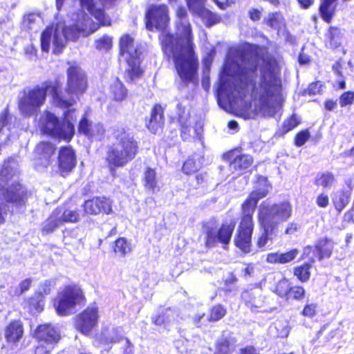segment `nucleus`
Listing matches in <instances>:
<instances>
[{
	"label": "nucleus",
	"mask_w": 354,
	"mask_h": 354,
	"mask_svg": "<svg viewBox=\"0 0 354 354\" xmlns=\"http://www.w3.org/2000/svg\"><path fill=\"white\" fill-rule=\"evenodd\" d=\"M216 349L221 354H227L234 350V344L230 338L222 337L216 342Z\"/></svg>",
	"instance_id": "4c0bfd02"
},
{
	"label": "nucleus",
	"mask_w": 354,
	"mask_h": 354,
	"mask_svg": "<svg viewBox=\"0 0 354 354\" xmlns=\"http://www.w3.org/2000/svg\"><path fill=\"white\" fill-rule=\"evenodd\" d=\"M50 349L49 346L45 348L44 344L41 343V344L36 348L35 354H48Z\"/></svg>",
	"instance_id": "680f3d73"
},
{
	"label": "nucleus",
	"mask_w": 354,
	"mask_h": 354,
	"mask_svg": "<svg viewBox=\"0 0 354 354\" xmlns=\"http://www.w3.org/2000/svg\"><path fill=\"white\" fill-rule=\"evenodd\" d=\"M178 120L181 127V137L184 140H188L192 138L193 130L192 123L189 121V109L181 103L177 105Z\"/></svg>",
	"instance_id": "5701e85b"
},
{
	"label": "nucleus",
	"mask_w": 354,
	"mask_h": 354,
	"mask_svg": "<svg viewBox=\"0 0 354 354\" xmlns=\"http://www.w3.org/2000/svg\"><path fill=\"white\" fill-rule=\"evenodd\" d=\"M243 299L245 301L246 305L252 310H255L262 306L263 303V299L261 297H256L253 295L249 292H245L242 295Z\"/></svg>",
	"instance_id": "e433bc0d"
},
{
	"label": "nucleus",
	"mask_w": 354,
	"mask_h": 354,
	"mask_svg": "<svg viewBox=\"0 0 354 354\" xmlns=\"http://www.w3.org/2000/svg\"><path fill=\"white\" fill-rule=\"evenodd\" d=\"M226 313L225 309L221 305L215 306L212 308L209 316L212 321H218L221 319Z\"/></svg>",
	"instance_id": "de8ad7c7"
},
{
	"label": "nucleus",
	"mask_w": 354,
	"mask_h": 354,
	"mask_svg": "<svg viewBox=\"0 0 354 354\" xmlns=\"http://www.w3.org/2000/svg\"><path fill=\"white\" fill-rule=\"evenodd\" d=\"M17 169V164L13 159L4 163L0 169V186H1V181L8 180L15 176ZM25 195V189L18 183L12 184L6 188L4 186L0 188V224L4 222L3 214L6 212V205H2L3 202L5 201L21 206L24 203Z\"/></svg>",
	"instance_id": "6e6552de"
},
{
	"label": "nucleus",
	"mask_w": 354,
	"mask_h": 354,
	"mask_svg": "<svg viewBox=\"0 0 354 354\" xmlns=\"http://www.w3.org/2000/svg\"><path fill=\"white\" fill-rule=\"evenodd\" d=\"M123 354H133V345L128 339H124V348Z\"/></svg>",
	"instance_id": "052dcab7"
},
{
	"label": "nucleus",
	"mask_w": 354,
	"mask_h": 354,
	"mask_svg": "<svg viewBox=\"0 0 354 354\" xmlns=\"http://www.w3.org/2000/svg\"><path fill=\"white\" fill-rule=\"evenodd\" d=\"M322 84L320 82L312 83L309 85L308 91L310 94H315L320 91Z\"/></svg>",
	"instance_id": "4d7b16f0"
},
{
	"label": "nucleus",
	"mask_w": 354,
	"mask_h": 354,
	"mask_svg": "<svg viewBox=\"0 0 354 354\" xmlns=\"http://www.w3.org/2000/svg\"><path fill=\"white\" fill-rule=\"evenodd\" d=\"M41 21V17L37 13H29L24 16L23 25L28 29H34Z\"/></svg>",
	"instance_id": "37998d69"
},
{
	"label": "nucleus",
	"mask_w": 354,
	"mask_h": 354,
	"mask_svg": "<svg viewBox=\"0 0 354 354\" xmlns=\"http://www.w3.org/2000/svg\"><path fill=\"white\" fill-rule=\"evenodd\" d=\"M79 132L91 139L100 140L104 133V128L100 122H92L86 116L83 117L80 122Z\"/></svg>",
	"instance_id": "4be33fe9"
},
{
	"label": "nucleus",
	"mask_w": 354,
	"mask_h": 354,
	"mask_svg": "<svg viewBox=\"0 0 354 354\" xmlns=\"http://www.w3.org/2000/svg\"><path fill=\"white\" fill-rule=\"evenodd\" d=\"M350 197V191L341 189L334 193L332 200L334 207L338 212H341L348 204Z\"/></svg>",
	"instance_id": "2f4dec72"
},
{
	"label": "nucleus",
	"mask_w": 354,
	"mask_h": 354,
	"mask_svg": "<svg viewBox=\"0 0 354 354\" xmlns=\"http://www.w3.org/2000/svg\"><path fill=\"white\" fill-rule=\"evenodd\" d=\"M164 124L163 111L160 105H156L153 108L149 122L147 123L148 129L153 133H157L162 129Z\"/></svg>",
	"instance_id": "a878e982"
},
{
	"label": "nucleus",
	"mask_w": 354,
	"mask_h": 354,
	"mask_svg": "<svg viewBox=\"0 0 354 354\" xmlns=\"http://www.w3.org/2000/svg\"><path fill=\"white\" fill-rule=\"evenodd\" d=\"M299 254V250L297 249L291 250L285 253H280V263L283 264L290 262Z\"/></svg>",
	"instance_id": "09e8293b"
},
{
	"label": "nucleus",
	"mask_w": 354,
	"mask_h": 354,
	"mask_svg": "<svg viewBox=\"0 0 354 354\" xmlns=\"http://www.w3.org/2000/svg\"><path fill=\"white\" fill-rule=\"evenodd\" d=\"M104 6L111 5L115 0H100ZM81 6L82 8L86 9L94 17L99 21L102 26H110L111 19L105 15L104 10L97 7V2L96 0H80ZM97 24V23H96Z\"/></svg>",
	"instance_id": "6ab92c4d"
},
{
	"label": "nucleus",
	"mask_w": 354,
	"mask_h": 354,
	"mask_svg": "<svg viewBox=\"0 0 354 354\" xmlns=\"http://www.w3.org/2000/svg\"><path fill=\"white\" fill-rule=\"evenodd\" d=\"M337 0H321L319 12L322 18L326 22H330L336 8Z\"/></svg>",
	"instance_id": "c756f323"
},
{
	"label": "nucleus",
	"mask_w": 354,
	"mask_h": 354,
	"mask_svg": "<svg viewBox=\"0 0 354 354\" xmlns=\"http://www.w3.org/2000/svg\"><path fill=\"white\" fill-rule=\"evenodd\" d=\"M334 183V176L329 172L319 174L316 178V185L324 188H330Z\"/></svg>",
	"instance_id": "a19ab883"
},
{
	"label": "nucleus",
	"mask_w": 354,
	"mask_h": 354,
	"mask_svg": "<svg viewBox=\"0 0 354 354\" xmlns=\"http://www.w3.org/2000/svg\"><path fill=\"white\" fill-rule=\"evenodd\" d=\"M239 354H257L255 349L253 347H247L240 350Z\"/></svg>",
	"instance_id": "774afa93"
},
{
	"label": "nucleus",
	"mask_w": 354,
	"mask_h": 354,
	"mask_svg": "<svg viewBox=\"0 0 354 354\" xmlns=\"http://www.w3.org/2000/svg\"><path fill=\"white\" fill-rule=\"evenodd\" d=\"M290 288L289 281L286 279H283L277 283L275 292L281 297H287Z\"/></svg>",
	"instance_id": "c03bdc74"
},
{
	"label": "nucleus",
	"mask_w": 354,
	"mask_h": 354,
	"mask_svg": "<svg viewBox=\"0 0 354 354\" xmlns=\"http://www.w3.org/2000/svg\"><path fill=\"white\" fill-rule=\"evenodd\" d=\"M311 268V264L305 263L299 267H296L294 269V274L297 277V279L302 281H307L310 276V269Z\"/></svg>",
	"instance_id": "58836bf2"
},
{
	"label": "nucleus",
	"mask_w": 354,
	"mask_h": 354,
	"mask_svg": "<svg viewBox=\"0 0 354 354\" xmlns=\"http://www.w3.org/2000/svg\"><path fill=\"white\" fill-rule=\"evenodd\" d=\"M88 87L87 77L85 72L77 64L71 65L67 70V84L66 93H59L65 99L73 97L77 102L79 96L84 93Z\"/></svg>",
	"instance_id": "9b49d317"
},
{
	"label": "nucleus",
	"mask_w": 354,
	"mask_h": 354,
	"mask_svg": "<svg viewBox=\"0 0 354 354\" xmlns=\"http://www.w3.org/2000/svg\"><path fill=\"white\" fill-rule=\"evenodd\" d=\"M120 53L128 64L127 69L131 79L138 77L142 71L140 67V50L135 47L133 39L128 35H124L120 42Z\"/></svg>",
	"instance_id": "f8f14e48"
},
{
	"label": "nucleus",
	"mask_w": 354,
	"mask_h": 354,
	"mask_svg": "<svg viewBox=\"0 0 354 354\" xmlns=\"http://www.w3.org/2000/svg\"><path fill=\"white\" fill-rule=\"evenodd\" d=\"M153 322L158 326L177 323L179 322L178 315L176 310L167 308L162 313V315L153 318Z\"/></svg>",
	"instance_id": "473e14b6"
},
{
	"label": "nucleus",
	"mask_w": 354,
	"mask_h": 354,
	"mask_svg": "<svg viewBox=\"0 0 354 354\" xmlns=\"http://www.w3.org/2000/svg\"><path fill=\"white\" fill-rule=\"evenodd\" d=\"M337 106V103L336 102L333 101V100H327L325 102V108L326 110L328 111H333V109H335Z\"/></svg>",
	"instance_id": "69168bd1"
},
{
	"label": "nucleus",
	"mask_w": 354,
	"mask_h": 354,
	"mask_svg": "<svg viewBox=\"0 0 354 354\" xmlns=\"http://www.w3.org/2000/svg\"><path fill=\"white\" fill-rule=\"evenodd\" d=\"M280 69L274 59H260L251 51L231 50L220 75L218 102L227 100L244 119L272 117L283 101Z\"/></svg>",
	"instance_id": "f257e3e1"
},
{
	"label": "nucleus",
	"mask_w": 354,
	"mask_h": 354,
	"mask_svg": "<svg viewBox=\"0 0 354 354\" xmlns=\"http://www.w3.org/2000/svg\"><path fill=\"white\" fill-rule=\"evenodd\" d=\"M299 123V120L297 119L295 114L292 115L290 118L286 120L283 124V129L285 132L291 131L295 128Z\"/></svg>",
	"instance_id": "3c124183"
},
{
	"label": "nucleus",
	"mask_w": 354,
	"mask_h": 354,
	"mask_svg": "<svg viewBox=\"0 0 354 354\" xmlns=\"http://www.w3.org/2000/svg\"><path fill=\"white\" fill-rule=\"evenodd\" d=\"M112 93L115 100L122 101L127 95V90L120 81H116L112 86Z\"/></svg>",
	"instance_id": "ea45409f"
},
{
	"label": "nucleus",
	"mask_w": 354,
	"mask_h": 354,
	"mask_svg": "<svg viewBox=\"0 0 354 354\" xmlns=\"http://www.w3.org/2000/svg\"><path fill=\"white\" fill-rule=\"evenodd\" d=\"M103 336L104 337L101 340L100 344L102 346L107 345V348L104 346V349L107 351L111 348V346H109L110 344L123 340L122 332L120 328L112 327L107 333H103Z\"/></svg>",
	"instance_id": "7c9ffc66"
},
{
	"label": "nucleus",
	"mask_w": 354,
	"mask_h": 354,
	"mask_svg": "<svg viewBox=\"0 0 354 354\" xmlns=\"http://www.w3.org/2000/svg\"><path fill=\"white\" fill-rule=\"evenodd\" d=\"M131 250L130 244L124 238H120L115 242L114 252L124 257Z\"/></svg>",
	"instance_id": "79ce46f5"
},
{
	"label": "nucleus",
	"mask_w": 354,
	"mask_h": 354,
	"mask_svg": "<svg viewBox=\"0 0 354 354\" xmlns=\"http://www.w3.org/2000/svg\"><path fill=\"white\" fill-rule=\"evenodd\" d=\"M189 11L200 17L207 26H212L219 21V17L205 8V0H186Z\"/></svg>",
	"instance_id": "a211bd4d"
},
{
	"label": "nucleus",
	"mask_w": 354,
	"mask_h": 354,
	"mask_svg": "<svg viewBox=\"0 0 354 354\" xmlns=\"http://www.w3.org/2000/svg\"><path fill=\"white\" fill-rule=\"evenodd\" d=\"M316 203L320 207H326L329 203V198L328 195L324 193L318 195L316 199Z\"/></svg>",
	"instance_id": "5fc2aeb1"
},
{
	"label": "nucleus",
	"mask_w": 354,
	"mask_h": 354,
	"mask_svg": "<svg viewBox=\"0 0 354 354\" xmlns=\"http://www.w3.org/2000/svg\"><path fill=\"white\" fill-rule=\"evenodd\" d=\"M298 225L296 223H290L286 229V234H292L297 231Z\"/></svg>",
	"instance_id": "e2e57ef3"
},
{
	"label": "nucleus",
	"mask_w": 354,
	"mask_h": 354,
	"mask_svg": "<svg viewBox=\"0 0 354 354\" xmlns=\"http://www.w3.org/2000/svg\"><path fill=\"white\" fill-rule=\"evenodd\" d=\"M114 136L116 141L109 149L106 156L111 171L115 167H124L133 160L138 148L133 136L123 128L115 129Z\"/></svg>",
	"instance_id": "0eeeda50"
},
{
	"label": "nucleus",
	"mask_w": 354,
	"mask_h": 354,
	"mask_svg": "<svg viewBox=\"0 0 354 354\" xmlns=\"http://www.w3.org/2000/svg\"><path fill=\"white\" fill-rule=\"evenodd\" d=\"M250 17L253 21L259 20L261 18V12L258 10L252 9L250 11Z\"/></svg>",
	"instance_id": "0e129e2a"
},
{
	"label": "nucleus",
	"mask_w": 354,
	"mask_h": 354,
	"mask_svg": "<svg viewBox=\"0 0 354 354\" xmlns=\"http://www.w3.org/2000/svg\"><path fill=\"white\" fill-rule=\"evenodd\" d=\"M24 333L23 326L19 321L11 322L6 328L5 337L8 342L15 343L19 341Z\"/></svg>",
	"instance_id": "c85d7f7f"
},
{
	"label": "nucleus",
	"mask_w": 354,
	"mask_h": 354,
	"mask_svg": "<svg viewBox=\"0 0 354 354\" xmlns=\"http://www.w3.org/2000/svg\"><path fill=\"white\" fill-rule=\"evenodd\" d=\"M35 337L41 343L46 344L49 348H52L53 345L59 341L60 335L50 324H44L37 328Z\"/></svg>",
	"instance_id": "412c9836"
},
{
	"label": "nucleus",
	"mask_w": 354,
	"mask_h": 354,
	"mask_svg": "<svg viewBox=\"0 0 354 354\" xmlns=\"http://www.w3.org/2000/svg\"><path fill=\"white\" fill-rule=\"evenodd\" d=\"M300 6L303 8H308L314 2V0H298Z\"/></svg>",
	"instance_id": "338daca9"
},
{
	"label": "nucleus",
	"mask_w": 354,
	"mask_h": 354,
	"mask_svg": "<svg viewBox=\"0 0 354 354\" xmlns=\"http://www.w3.org/2000/svg\"><path fill=\"white\" fill-rule=\"evenodd\" d=\"M309 133L308 131H301L299 133L295 138V145L297 147H301L308 140Z\"/></svg>",
	"instance_id": "864d4df0"
},
{
	"label": "nucleus",
	"mask_w": 354,
	"mask_h": 354,
	"mask_svg": "<svg viewBox=\"0 0 354 354\" xmlns=\"http://www.w3.org/2000/svg\"><path fill=\"white\" fill-rule=\"evenodd\" d=\"M333 249V242L329 239L319 241L315 247L306 246L304 248L302 259H308L311 263L316 259L319 260L325 257H329Z\"/></svg>",
	"instance_id": "dca6fc26"
},
{
	"label": "nucleus",
	"mask_w": 354,
	"mask_h": 354,
	"mask_svg": "<svg viewBox=\"0 0 354 354\" xmlns=\"http://www.w3.org/2000/svg\"><path fill=\"white\" fill-rule=\"evenodd\" d=\"M235 227V222L223 224L219 229L205 227V245L208 248H213L217 243H221L224 249L227 248Z\"/></svg>",
	"instance_id": "2eb2a0df"
},
{
	"label": "nucleus",
	"mask_w": 354,
	"mask_h": 354,
	"mask_svg": "<svg viewBox=\"0 0 354 354\" xmlns=\"http://www.w3.org/2000/svg\"><path fill=\"white\" fill-rule=\"evenodd\" d=\"M59 84L58 82H46L41 87L37 86L24 92V95L19 101V109L22 115L30 116L35 113L46 100L47 93H49L55 106L68 109L75 102L71 97L65 99L59 94Z\"/></svg>",
	"instance_id": "423d86ee"
},
{
	"label": "nucleus",
	"mask_w": 354,
	"mask_h": 354,
	"mask_svg": "<svg viewBox=\"0 0 354 354\" xmlns=\"http://www.w3.org/2000/svg\"><path fill=\"white\" fill-rule=\"evenodd\" d=\"M354 102V92H344L339 97V104L342 107L351 105Z\"/></svg>",
	"instance_id": "8fccbe9b"
},
{
	"label": "nucleus",
	"mask_w": 354,
	"mask_h": 354,
	"mask_svg": "<svg viewBox=\"0 0 354 354\" xmlns=\"http://www.w3.org/2000/svg\"><path fill=\"white\" fill-rule=\"evenodd\" d=\"M306 291L301 286H293L290 288V290L287 295V299L301 300L305 296Z\"/></svg>",
	"instance_id": "a18cd8bd"
},
{
	"label": "nucleus",
	"mask_w": 354,
	"mask_h": 354,
	"mask_svg": "<svg viewBox=\"0 0 354 354\" xmlns=\"http://www.w3.org/2000/svg\"><path fill=\"white\" fill-rule=\"evenodd\" d=\"M31 283L32 281L30 279H26L22 281L19 284L21 293H24V292L28 290L30 287Z\"/></svg>",
	"instance_id": "13d9d810"
},
{
	"label": "nucleus",
	"mask_w": 354,
	"mask_h": 354,
	"mask_svg": "<svg viewBox=\"0 0 354 354\" xmlns=\"http://www.w3.org/2000/svg\"><path fill=\"white\" fill-rule=\"evenodd\" d=\"M55 151V147L49 142H39L35 150V157L38 165L42 167H47Z\"/></svg>",
	"instance_id": "b1692460"
},
{
	"label": "nucleus",
	"mask_w": 354,
	"mask_h": 354,
	"mask_svg": "<svg viewBox=\"0 0 354 354\" xmlns=\"http://www.w3.org/2000/svg\"><path fill=\"white\" fill-rule=\"evenodd\" d=\"M201 167V159L198 156L188 158L183 166V171L187 174H192Z\"/></svg>",
	"instance_id": "c9c22d12"
},
{
	"label": "nucleus",
	"mask_w": 354,
	"mask_h": 354,
	"mask_svg": "<svg viewBox=\"0 0 354 354\" xmlns=\"http://www.w3.org/2000/svg\"><path fill=\"white\" fill-rule=\"evenodd\" d=\"M82 290L76 285L66 286L61 290L55 302V307L59 315H68L75 312L76 306L84 301Z\"/></svg>",
	"instance_id": "9d476101"
},
{
	"label": "nucleus",
	"mask_w": 354,
	"mask_h": 354,
	"mask_svg": "<svg viewBox=\"0 0 354 354\" xmlns=\"http://www.w3.org/2000/svg\"><path fill=\"white\" fill-rule=\"evenodd\" d=\"M112 202L106 197H95L86 201L84 204V209L88 214H98L104 213L109 214L111 212Z\"/></svg>",
	"instance_id": "aec40b11"
},
{
	"label": "nucleus",
	"mask_w": 354,
	"mask_h": 354,
	"mask_svg": "<svg viewBox=\"0 0 354 354\" xmlns=\"http://www.w3.org/2000/svg\"><path fill=\"white\" fill-rule=\"evenodd\" d=\"M99 28L83 10L71 15V23L66 26L57 24L54 29L47 27L41 36V47L44 52H48L50 44L53 46V53L59 54L64 48L67 40L75 41L80 37H86Z\"/></svg>",
	"instance_id": "7ed1b4c3"
},
{
	"label": "nucleus",
	"mask_w": 354,
	"mask_h": 354,
	"mask_svg": "<svg viewBox=\"0 0 354 354\" xmlns=\"http://www.w3.org/2000/svg\"><path fill=\"white\" fill-rule=\"evenodd\" d=\"M317 304H308L304 306L301 313L305 317H313L317 314Z\"/></svg>",
	"instance_id": "603ef678"
},
{
	"label": "nucleus",
	"mask_w": 354,
	"mask_h": 354,
	"mask_svg": "<svg viewBox=\"0 0 354 354\" xmlns=\"http://www.w3.org/2000/svg\"><path fill=\"white\" fill-rule=\"evenodd\" d=\"M75 109H70L64 113V122H61L55 114L44 111L39 120V127L43 133L52 138L69 141L74 135L73 122L76 115H73Z\"/></svg>",
	"instance_id": "1a4fd4ad"
},
{
	"label": "nucleus",
	"mask_w": 354,
	"mask_h": 354,
	"mask_svg": "<svg viewBox=\"0 0 354 354\" xmlns=\"http://www.w3.org/2000/svg\"><path fill=\"white\" fill-rule=\"evenodd\" d=\"M292 207L290 203L283 202L272 204L265 201L259 207L258 219L261 230L257 237V245L265 249L272 245L274 230L277 226L291 216Z\"/></svg>",
	"instance_id": "39448f33"
},
{
	"label": "nucleus",
	"mask_w": 354,
	"mask_h": 354,
	"mask_svg": "<svg viewBox=\"0 0 354 354\" xmlns=\"http://www.w3.org/2000/svg\"><path fill=\"white\" fill-rule=\"evenodd\" d=\"M176 17V37L163 32L160 34V40L165 54L173 57L180 79L185 82H194L198 69L191 24L184 8H178Z\"/></svg>",
	"instance_id": "f03ea898"
},
{
	"label": "nucleus",
	"mask_w": 354,
	"mask_h": 354,
	"mask_svg": "<svg viewBox=\"0 0 354 354\" xmlns=\"http://www.w3.org/2000/svg\"><path fill=\"white\" fill-rule=\"evenodd\" d=\"M98 317L97 308L94 305L88 306L77 317V328L83 334L88 335L96 326Z\"/></svg>",
	"instance_id": "f3484780"
},
{
	"label": "nucleus",
	"mask_w": 354,
	"mask_h": 354,
	"mask_svg": "<svg viewBox=\"0 0 354 354\" xmlns=\"http://www.w3.org/2000/svg\"><path fill=\"white\" fill-rule=\"evenodd\" d=\"M252 162V158L248 155H241L236 157L230 164V170L234 173H241L248 168Z\"/></svg>",
	"instance_id": "72a5a7b5"
},
{
	"label": "nucleus",
	"mask_w": 354,
	"mask_h": 354,
	"mask_svg": "<svg viewBox=\"0 0 354 354\" xmlns=\"http://www.w3.org/2000/svg\"><path fill=\"white\" fill-rule=\"evenodd\" d=\"M79 220L80 214L76 210L58 207L44 223L42 232L51 233L65 223H77Z\"/></svg>",
	"instance_id": "ddd939ff"
},
{
	"label": "nucleus",
	"mask_w": 354,
	"mask_h": 354,
	"mask_svg": "<svg viewBox=\"0 0 354 354\" xmlns=\"http://www.w3.org/2000/svg\"><path fill=\"white\" fill-rule=\"evenodd\" d=\"M270 188L266 178L258 177L255 189L250 193L242 205L243 216L234 237V243L244 253L253 252L251 241L254 229L252 214L258 201L267 196Z\"/></svg>",
	"instance_id": "20e7f679"
},
{
	"label": "nucleus",
	"mask_w": 354,
	"mask_h": 354,
	"mask_svg": "<svg viewBox=\"0 0 354 354\" xmlns=\"http://www.w3.org/2000/svg\"><path fill=\"white\" fill-rule=\"evenodd\" d=\"M8 113L4 112L0 115V134L3 133V129L7 125Z\"/></svg>",
	"instance_id": "bf43d9fd"
},
{
	"label": "nucleus",
	"mask_w": 354,
	"mask_h": 354,
	"mask_svg": "<svg viewBox=\"0 0 354 354\" xmlns=\"http://www.w3.org/2000/svg\"><path fill=\"white\" fill-rule=\"evenodd\" d=\"M267 261L270 263H280V253H270L267 255Z\"/></svg>",
	"instance_id": "6e6d98bb"
},
{
	"label": "nucleus",
	"mask_w": 354,
	"mask_h": 354,
	"mask_svg": "<svg viewBox=\"0 0 354 354\" xmlns=\"http://www.w3.org/2000/svg\"><path fill=\"white\" fill-rule=\"evenodd\" d=\"M265 21L268 26L278 31L284 26V19L282 15L278 12L269 14Z\"/></svg>",
	"instance_id": "f704fd0d"
},
{
	"label": "nucleus",
	"mask_w": 354,
	"mask_h": 354,
	"mask_svg": "<svg viewBox=\"0 0 354 354\" xmlns=\"http://www.w3.org/2000/svg\"><path fill=\"white\" fill-rule=\"evenodd\" d=\"M142 182L146 190L153 193L159 190L156 172L154 169L147 167L142 175Z\"/></svg>",
	"instance_id": "cd10ccee"
},
{
	"label": "nucleus",
	"mask_w": 354,
	"mask_h": 354,
	"mask_svg": "<svg viewBox=\"0 0 354 354\" xmlns=\"http://www.w3.org/2000/svg\"><path fill=\"white\" fill-rule=\"evenodd\" d=\"M95 46L99 50H107L112 46V38L108 35H104L95 41Z\"/></svg>",
	"instance_id": "49530a36"
},
{
	"label": "nucleus",
	"mask_w": 354,
	"mask_h": 354,
	"mask_svg": "<svg viewBox=\"0 0 354 354\" xmlns=\"http://www.w3.org/2000/svg\"><path fill=\"white\" fill-rule=\"evenodd\" d=\"M59 167L62 172H68L75 166V152L68 147H62L59 153Z\"/></svg>",
	"instance_id": "393cba45"
},
{
	"label": "nucleus",
	"mask_w": 354,
	"mask_h": 354,
	"mask_svg": "<svg viewBox=\"0 0 354 354\" xmlns=\"http://www.w3.org/2000/svg\"><path fill=\"white\" fill-rule=\"evenodd\" d=\"M51 286V282L50 281H46L41 283L38 288L37 299H32L30 300V310L33 311L35 310V312H41L42 310L44 304L41 298L44 295L50 294Z\"/></svg>",
	"instance_id": "bb28decb"
},
{
	"label": "nucleus",
	"mask_w": 354,
	"mask_h": 354,
	"mask_svg": "<svg viewBox=\"0 0 354 354\" xmlns=\"http://www.w3.org/2000/svg\"><path fill=\"white\" fill-rule=\"evenodd\" d=\"M146 28L150 31L165 30L169 24V10L165 5H153L145 14Z\"/></svg>",
	"instance_id": "4468645a"
}]
</instances>
